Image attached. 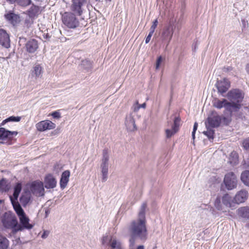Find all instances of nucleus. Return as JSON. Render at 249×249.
<instances>
[{
	"instance_id": "1",
	"label": "nucleus",
	"mask_w": 249,
	"mask_h": 249,
	"mask_svg": "<svg viewBox=\"0 0 249 249\" xmlns=\"http://www.w3.org/2000/svg\"><path fill=\"white\" fill-rule=\"evenodd\" d=\"M147 204L143 202L140 208L137 219L133 220L128 227L130 234V249H134L137 240L145 241L147 237V231L146 226L145 210Z\"/></svg>"
},
{
	"instance_id": "2",
	"label": "nucleus",
	"mask_w": 249,
	"mask_h": 249,
	"mask_svg": "<svg viewBox=\"0 0 249 249\" xmlns=\"http://www.w3.org/2000/svg\"><path fill=\"white\" fill-rule=\"evenodd\" d=\"M213 105L214 107L218 109L224 107L225 111L227 112L231 116L238 111L239 106L238 104H231V103L226 99H223L222 100L215 99L213 101Z\"/></svg>"
},
{
	"instance_id": "3",
	"label": "nucleus",
	"mask_w": 249,
	"mask_h": 249,
	"mask_svg": "<svg viewBox=\"0 0 249 249\" xmlns=\"http://www.w3.org/2000/svg\"><path fill=\"white\" fill-rule=\"evenodd\" d=\"M181 28V25L179 24V22L174 25L170 24L168 26L165 27L161 33V37L163 41H167L168 45L172 39L174 31L175 29H177L178 32Z\"/></svg>"
},
{
	"instance_id": "4",
	"label": "nucleus",
	"mask_w": 249,
	"mask_h": 249,
	"mask_svg": "<svg viewBox=\"0 0 249 249\" xmlns=\"http://www.w3.org/2000/svg\"><path fill=\"white\" fill-rule=\"evenodd\" d=\"M2 223L6 229H12L14 233V230L17 228L18 220L15 215L10 213H5L2 219Z\"/></svg>"
},
{
	"instance_id": "5",
	"label": "nucleus",
	"mask_w": 249,
	"mask_h": 249,
	"mask_svg": "<svg viewBox=\"0 0 249 249\" xmlns=\"http://www.w3.org/2000/svg\"><path fill=\"white\" fill-rule=\"evenodd\" d=\"M227 97L231 104H238L239 106L238 108V111L241 107L240 103L244 98V94L242 91L238 89H231L228 92Z\"/></svg>"
},
{
	"instance_id": "6",
	"label": "nucleus",
	"mask_w": 249,
	"mask_h": 249,
	"mask_svg": "<svg viewBox=\"0 0 249 249\" xmlns=\"http://www.w3.org/2000/svg\"><path fill=\"white\" fill-rule=\"evenodd\" d=\"M109 154L107 149H104L103 152V158L101 160L100 167L102 175V181L105 182L107 179L108 171Z\"/></svg>"
},
{
	"instance_id": "7",
	"label": "nucleus",
	"mask_w": 249,
	"mask_h": 249,
	"mask_svg": "<svg viewBox=\"0 0 249 249\" xmlns=\"http://www.w3.org/2000/svg\"><path fill=\"white\" fill-rule=\"evenodd\" d=\"M221 121V117L216 111H213L209 115L205 123L206 127L215 128L219 126Z\"/></svg>"
},
{
	"instance_id": "8",
	"label": "nucleus",
	"mask_w": 249,
	"mask_h": 249,
	"mask_svg": "<svg viewBox=\"0 0 249 249\" xmlns=\"http://www.w3.org/2000/svg\"><path fill=\"white\" fill-rule=\"evenodd\" d=\"M62 21L65 25L70 28H75L79 24L78 20L72 13H65L62 16Z\"/></svg>"
},
{
	"instance_id": "9",
	"label": "nucleus",
	"mask_w": 249,
	"mask_h": 249,
	"mask_svg": "<svg viewBox=\"0 0 249 249\" xmlns=\"http://www.w3.org/2000/svg\"><path fill=\"white\" fill-rule=\"evenodd\" d=\"M224 182L227 189L232 190L237 186L236 176L233 172L228 173L225 176Z\"/></svg>"
},
{
	"instance_id": "10",
	"label": "nucleus",
	"mask_w": 249,
	"mask_h": 249,
	"mask_svg": "<svg viewBox=\"0 0 249 249\" xmlns=\"http://www.w3.org/2000/svg\"><path fill=\"white\" fill-rule=\"evenodd\" d=\"M20 224L18 223L17 228L14 230V233L18 231H22L24 229L30 230L33 228V225L29 223V219L26 214L18 217Z\"/></svg>"
},
{
	"instance_id": "11",
	"label": "nucleus",
	"mask_w": 249,
	"mask_h": 249,
	"mask_svg": "<svg viewBox=\"0 0 249 249\" xmlns=\"http://www.w3.org/2000/svg\"><path fill=\"white\" fill-rule=\"evenodd\" d=\"M17 131H10L3 127H0V142L4 143L12 140L18 134Z\"/></svg>"
},
{
	"instance_id": "12",
	"label": "nucleus",
	"mask_w": 249,
	"mask_h": 249,
	"mask_svg": "<svg viewBox=\"0 0 249 249\" xmlns=\"http://www.w3.org/2000/svg\"><path fill=\"white\" fill-rule=\"evenodd\" d=\"M31 191L36 196H43L45 194V190L43 182L40 181L33 182L31 186Z\"/></svg>"
},
{
	"instance_id": "13",
	"label": "nucleus",
	"mask_w": 249,
	"mask_h": 249,
	"mask_svg": "<svg viewBox=\"0 0 249 249\" xmlns=\"http://www.w3.org/2000/svg\"><path fill=\"white\" fill-rule=\"evenodd\" d=\"M55 126V124L49 120L40 121L36 124V129L40 132L53 129Z\"/></svg>"
},
{
	"instance_id": "14",
	"label": "nucleus",
	"mask_w": 249,
	"mask_h": 249,
	"mask_svg": "<svg viewBox=\"0 0 249 249\" xmlns=\"http://www.w3.org/2000/svg\"><path fill=\"white\" fill-rule=\"evenodd\" d=\"M218 92L221 94L225 93L230 87V82L226 78L218 80L216 84Z\"/></svg>"
},
{
	"instance_id": "15",
	"label": "nucleus",
	"mask_w": 249,
	"mask_h": 249,
	"mask_svg": "<svg viewBox=\"0 0 249 249\" xmlns=\"http://www.w3.org/2000/svg\"><path fill=\"white\" fill-rule=\"evenodd\" d=\"M249 193L246 189H242L237 192L234 197V202L236 204H239L245 202L248 199Z\"/></svg>"
},
{
	"instance_id": "16",
	"label": "nucleus",
	"mask_w": 249,
	"mask_h": 249,
	"mask_svg": "<svg viewBox=\"0 0 249 249\" xmlns=\"http://www.w3.org/2000/svg\"><path fill=\"white\" fill-rule=\"evenodd\" d=\"M10 38L6 31L3 29H0V44L6 48L10 46Z\"/></svg>"
},
{
	"instance_id": "17",
	"label": "nucleus",
	"mask_w": 249,
	"mask_h": 249,
	"mask_svg": "<svg viewBox=\"0 0 249 249\" xmlns=\"http://www.w3.org/2000/svg\"><path fill=\"white\" fill-rule=\"evenodd\" d=\"M86 0H72L71 9L75 13L81 15L82 13V7L86 4Z\"/></svg>"
},
{
	"instance_id": "18",
	"label": "nucleus",
	"mask_w": 249,
	"mask_h": 249,
	"mask_svg": "<svg viewBox=\"0 0 249 249\" xmlns=\"http://www.w3.org/2000/svg\"><path fill=\"white\" fill-rule=\"evenodd\" d=\"M125 124L127 129L129 131H133L137 129L134 119L132 114L126 116Z\"/></svg>"
},
{
	"instance_id": "19",
	"label": "nucleus",
	"mask_w": 249,
	"mask_h": 249,
	"mask_svg": "<svg viewBox=\"0 0 249 249\" xmlns=\"http://www.w3.org/2000/svg\"><path fill=\"white\" fill-rule=\"evenodd\" d=\"M5 17L14 26L17 25L20 21V17L13 12H8L5 15Z\"/></svg>"
},
{
	"instance_id": "20",
	"label": "nucleus",
	"mask_w": 249,
	"mask_h": 249,
	"mask_svg": "<svg viewBox=\"0 0 249 249\" xmlns=\"http://www.w3.org/2000/svg\"><path fill=\"white\" fill-rule=\"evenodd\" d=\"M237 213L238 216L246 221L249 219V206H244L239 208L237 210Z\"/></svg>"
},
{
	"instance_id": "21",
	"label": "nucleus",
	"mask_w": 249,
	"mask_h": 249,
	"mask_svg": "<svg viewBox=\"0 0 249 249\" xmlns=\"http://www.w3.org/2000/svg\"><path fill=\"white\" fill-rule=\"evenodd\" d=\"M222 202L227 207L231 209L235 208L236 203L234 202V197L232 198L228 194H226L222 197Z\"/></svg>"
},
{
	"instance_id": "22",
	"label": "nucleus",
	"mask_w": 249,
	"mask_h": 249,
	"mask_svg": "<svg viewBox=\"0 0 249 249\" xmlns=\"http://www.w3.org/2000/svg\"><path fill=\"white\" fill-rule=\"evenodd\" d=\"M43 72V68L39 64H35L32 70V76L36 79L40 78Z\"/></svg>"
},
{
	"instance_id": "23",
	"label": "nucleus",
	"mask_w": 249,
	"mask_h": 249,
	"mask_svg": "<svg viewBox=\"0 0 249 249\" xmlns=\"http://www.w3.org/2000/svg\"><path fill=\"white\" fill-rule=\"evenodd\" d=\"M44 183L46 188H53L56 186V181L52 175L49 174L45 177Z\"/></svg>"
},
{
	"instance_id": "24",
	"label": "nucleus",
	"mask_w": 249,
	"mask_h": 249,
	"mask_svg": "<svg viewBox=\"0 0 249 249\" xmlns=\"http://www.w3.org/2000/svg\"><path fill=\"white\" fill-rule=\"evenodd\" d=\"M10 197L14 209L18 215V217L25 214V213L22 208L20 204L18 201L14 200L12 198V196H10Z\"/></svg>"
},
{
	"instance_id": "25",
	"label": "nucleus",
	"mask_w": 249,
	"mask_h": 249,
	"mask_svg": "<svg viewBox=\"0 0 249 249\" xmlns=\"http://www.w3.org/2000/svg\"><path fill=\"white\" fill-rule=\"evenodd\" d=\"M70 172L69 170H66L62 174L60 181V185L61 189H64L67 185L69 181Z\"/></svg>"
},
{
	"instance_id": "26",
	"label": "nucleus",
	"mask_w": 249,
	"mask_h": 249,
	"mask_svg": "<svg viewBox=\"0 0 249 249\" xmlns=\"http://www.w3.org/2000/svg\"><path fill=\"white\" fill-rule=\"evenodd\" d=\"M41 13L40 7L33 4L28 10V14L31 18H35Z\"/></svg>"
},
{
	"instance_id": "27",
	"label": "nucleus",
	"mask_w": 249,
	"mask_h": 249,
	"mask_svg": "<svg viewBox=\"0 0 249 249\" xmlns=\"http://www.w3.org/2000/svg\"><path fill=\"white\" fill-rule=\"evenodd\" d=\"M38 48L37 41L35 39H32L28 41L26 44V50L30 53H34Z\"/></svg>"
},
{
	"instance_id": "28",
	"label": "nucleus",
	"mask_w": 249,
	"mask_h": 249,
	"mask_svg": "<svg viewBox=\"0 0 249 249\" xmlns=\"http://www.w3.org/2000/svg\"><path fill=\"white\" fill-rule=\"evenodd\" d=\"M79 68L81 71L89 72L92 68V63L89 60H83L79 65Z\"/></svg>"
},
{
	"instance_id": "29",
	"label": "nucleus",
	"mask_w": 249,
	"mask_h": 249,
	"mask_svg": "<svg viewBox=\"0 0 249 249\" xmlns=\"http://www.w3.org/2000/svg\"><path fill=\"white\" fill-rule=\"evenodd\" d=\"M31 195L29 193H25L22 194L19 198L20 203L23 207H25L29 202Z\"/></svg>"
},
{
	"instance_id": "30",
	"label": "nucleus",
	"mask_w": 249,
	"mask_h": 249,
	"mask_svg": "<svg viewBox=\"0 0 249 249\" xmlns=\"http://www.w3.org/2000/svg\"><path fill=\"white\" fill-rule=\"evenodd\" d=\"M241 180L243 183L249 187V171L246 170L243 172L241 175Z\"/></svg>"
},
{
	"instance_id": "31",
	"label": "nucleus",
	"mask_w": 249,
	"mask_h": 249,
	"mask_svg": "<svg viewBox=\"0 0 249 249\" xmlns=\"http://www.w3.org/2000/svg\"><path fill=\"white\" fill-rule=\"evenodd\" d=\"M9 246V240L0 234V249H7Z\"/></svg>"
},
{
	"instance_id": "32",
	"label": "nucleus",
	"mask_w": 249,
	"mask_h": 249,
	"mask_svg": "<svg viewBox=\"0 0 249 249\" xmlns=\"http://www.w3.org/2000/svg\"><path fill=\"white\" fill-rule=\"evenodd\" d=\"M21 190V185L20 183H17L14 187V191L13 193V197L12 198L14 200L17 201L18 198L19 194Z\"/></svg>"
},
{
	"instance_id": "33",
	"label": "nucleus",
	"mask_w": 249,
	"mask_h": 249,
	"mask_svg": "<svg viewBox=\"0 0 249 249\" xmlns=\"http://www.w3.org/2000/svg\"><path fill=\"white\" fill-rule=\"evenodd\" d=\"M21 119L20 117L11 116L3 120L1 123V125H4L7 123L9 122H19Z\"/></svg>"
},
{
	"instance_id": "34",
	"label": "nucleus",
	"mask_w": 249,
	"mask_h": 249,
	"mask_svg": "<svg viewBox=\"0 0 249 249\" xmlns=\"http://www.w3.org/2000/svg\"><path fill=\"white\" fill-rule=\"evenodd\" d=\"M207 131H204L203 134L207 136L209 140L213 139L214 130L211 127H206Z\"/></svg>"
},
{
	"instance_id": "35",
	"label": "nucleus",
	"mask_w": 249,
	"mask_h": 249,
	"mask_svg": "<svg viewBox=\"0 0 249 249\" xmlns=\"http://www.w3.org/2000/svg\"><path fill=\"white\" fill-rule=\"evenodd\" d=\"M9 187L7 184L6 179L3 178L0 180V191L1 192H6L8 190Z\"/></svg>"
},
{
	"instance_id": "36",
	"label": "nucleus",
	"mask_w": 249,
	"mask_h": 249,
	"mask_svg": "<svg viewBox=\"0 0 249 249\" xmlns=\"http://www.w3.org/2000/svg\"><path fill=\"white\" fill-rule=\"evenodd\" d=\"M109 245L113 249H120L121 248L120 243L117 242L115 238H112V240L109 243Z\"/></svg>"
},
{
	"instance_id": "37",
	"label": "nucleus",
	"mask_w": 249,
	"mask_h": 249,
	"mask_svg": "<svg viewBox=\"0 0 249 249\" xmlns=\"http://www.w3.org/2000/svg\"><path fill=\"white\" fill-rule=\"evenodd\" d=\"M180 119L179 117H176L174 120V124L172 126V129L176 131H178L179 126V123Z\"/></svg>"
},
{
	"instance_id": "38",
	"label": "nucleus",
	"mask_w": 249,
	"mask_h": 249,
	"mask_svg": "<svg viewBox=\"0 0 249 249\" xmlns=\"http://www.w3.org/2000/svg\"><path fill=\"white\" fill-rule=\"evenodd\" d=\"M146 107V104L143 103L142 105H139V102L138 101L136 102L135 104L133 106V110L134 111L136 112L139 110V109L142 107V108H145Z\"/></svg>"
},
{
	"instance_id": "39",
	"label": "nucleus",
	"mask_w": 249,
	"mask_h": 249,
	"mask_svg": "<svg viewBox=\"0 0 249 249\" xmlns=\"http://www.w3.org/2000/svg\"><path fill=\"white\" fill-rule=\"evenodd\" d=\"M16 1L22 6H26L31 3V0H17Z\"/></svg>"
},
{
	"instance_id": "40",
	"label": "nucleus",
	"mask_w": 249,
	"mask_h": 249,
	"mask_svg": "<svg viewBox=\"0 0 249 249\" xmlns=\"http://www.w3.org/2000/svg\"><path fill=\"white\" fill-rule=\"evenodd\" d=\"M214 206L218 210H222V207L221 204V200L219 197H217L214 201Z\"/></svg>"
},
{
	"instance_id": "41",
	"label": "nucleus",
	"mask_w": 249,
	"mask_h": 249,
	"mask_svg": "<svg viewBox=\"0 0 249 249\" xmlns=\"http://www.w3.org/2000/svg\"><path fill=\"white\" fill-rule=\"evenodd\" d=\"M242 146L245 150L249 151V137L243 141Z\"/></svg>"
},
{
	"instance_id": "42",
	"label": "nucleus",
	"mask_w": 249,
	"mask_h": 249,
	"mask_svg": "<svg viewBox=\"0 0 249 249\" xmlns=\"http://www.w3.org/2000/svg\"><path fill=\"white\" fill-rule=\"evenodd\" d=\"M112 240V237L107 235L103 236L102 239V244L103 245L109 244L110 242Z\"/></svg>"
},
{
	"instance_id": "43",
	"label": "nucleus",
	"mask_w": 249,
	"mask_h": 249,
	"mask_svg": "<svg viewBox=\"0 0 249 249\" xmlns=\"http://www.w3.org/2000/svg\"><path fill=\"white\" fill-rule=\"evenodd\" d=\"M165 132H166V137L169 138H170L174 134H175L177 132V131H176L175 130H173V129H172V130L168 129L166 130Z\"/></svg>"
},
{
	"instance_id": "44",
	"label": "nucleus",
	"mask_w": 249,
	"mask_h": 249,
	"mask_svg": "<svg viewBox=\"0 0 249 249\" xmlns=\"http://www.w3.org/2000/svg\"><path fill=\"white\" fill-rule=\"evenodd\" d=\"M158 24V19H156L153 22L152 25H151V26L150 27V33H153V34L154 33V32L155 31V29L157 27Z\"/></svg>"
},
{
	"instance_id": "45",
	"label": "nucleus",
	"mask_w": 249,
	"mask_h": 249,
	"mask_svg": "<svg viewBox=\"0 0 249 249\" xmlns=\"http://www.w3.org/2000/svg\"><path fill=\"white\" fill-rule=\"evenodd\" d=\"M163 59L162 56H160L159 57H158V58L156 61V70H158L159 68L161 62L163 61Z\"/></svg>"
},
{
	"instance_id": "46",
	"label": "nucleus",
	"mask_w": 249,
	"mask_h": 249,
	"mask_svg": "<svg viewBox=\"0 0 249 249\" xmlns=\"http://www.w3.org/2000/svg\"><path fill=\"white\" fill-rule=\"evenodd\" d=\"M51 115L54 118L59 119L61 117L60 113L57 111L53 112Z\"/></svg>"
},
{
	"instance_id": "47",
	"label": "nucleus",
	"mask_w": 249,
	"mask_h": 249,
	"mask_svg": "<svg viewBox=\"0 0 249 249\" xmlns=\"http://www.w3.org/2000/svg\"><path fill=\"white\" fill-rule=\"evenodd\" d=\"M49 233H50V231H47V230H44L43 231V233L41 235V237L43 239H46V238L48 237Z\"/></svg>"
},
{
	"instance_id": "48",
	"label": "nucleus",
	"mask_w": 249,
	"mask_h": 249,
	"mask_svg": "<svg viewBox=\"0 0 249 249\" xmlns=\"http://www.w3.org/2000/svg\"><path fill=\"white\" fill-rule=\"evenodd\" d=\"M153 34V33H151L150 32L149 33L148 35L147 36L145 39V43L146 44L149 42Z\"/></svg>"
},
{
	"instance_id": "49",
	"label": "nucleus",
	"mask_w": 249,
	"mask_h": 249,
	"mask_svg": "<svg viewBox=\"0 0 249 249\" xmlns=\"http://www.w3.org/2000/svg\"><path fill=\"white\" fill-rule=\"evenodd\" d=\"M197 126H198L197 123L196 122L194 125V128H193V131H195V132L196 131V130H197Z\"/></svg>"
},
{
	"instance_id": "50",
	"label": "nucleus",
	"mask_w": 249,
	"mask_h": 249,
	"mask_svg": "<svg viewBox=\"0 0 249 249\" xmlns=\"http://www.w3.org/2000/svg\"><path fill=\"white\" fill-rule=\"evenodd\" d=\"M246 70L248 74L249 75V63L247 64L246 66Z\"/></svg>"
},
{
	"instance_id": "51",
	"label": "nucleus",
	"mask_w": 249,
	"mask_h": 249,
	"mask_svg": "<svg viewBox=\"0 0 249 249\" xmlns=\"http://www.w3.org/2000/svg\"><path fill=\"white\" fill-rule=\"evenodd\" d=\"M50 212L49 209L45 210V214H46V217L48 216V215L50 213Z\"/></svg>"
},
{
	"instance_id": "52",
	"label": "nucleus",
	"mask_w": 249,
	"mask_h": 249,
	"mask_svg": "<svg viewBox=\"0 0 249 249\" xmlns=\"http://www.w3.org/2000/svg\"><path fill=\"white\" fill-rule=\"evenodd\" d=\"M7 1H9L11 3H14L16 2L17 0H6Z\"/></svg>"
},
{
	"instance_id": "53",
	"label": "nucleus",
	"mask_w": 249,
	"mask_h": 249,
	"mask_svg": "<svg viewBox=\"0 0 249 249\" xmlns=\"http://www.w3.org/2000/svg\"><path fill=\"white\" fill-rule=\"evenodd\" d=\"M136 249H144V246L143 245L139 246Z\"/></svg>"
},
{
	"instance_id": "54",
	"label": "nucleus",
	"mask_w": 249,
	"mask_h": 249,
	"mask_svg": "<svg viewBox=\"0 0 249 249\" xmlns=\"http://www.w3.org/2000/svg\"><path fill=\"white\" fill-rule=\"evenodd\" d=\"M195 133H196V132H195V131L192 132V138L193 139H194L195 138Z\"/></svg>"
},
{
	"instance_id": "55",
	"label": "nucleus",
	"mask_w": 249,
	"mask_h": 249,
	"mask_svg": "<svg viewBox=\"0 0 249 249\" xmlns=\"http://www.w3.org/2000/svg\"><path fill=\"white\" fill-rule=\"evenodd\" d=\"M225 69H226V70L225 71H228L231 70V67H229V68H225Z\"/></svg>"
},
{
	"instance_id": "56",
	"label": "nucleus",
	"mask_w": 249,
	"mask_h": 249,
	"mask_svg": "<svg viewBox=\"0 0 249 249\" xmlns=\"http://www.w3.org/2000/svg\"><path fill=\"white\" fill-rule=\"evenodd\" d=\"M196 46H197L196 43V44L194 45V49L195 50L196 49Z\"/></svg>"
},
{
	"instance_id": "57",
	"label": "nucleus",
	"mask_w": 249,
	"mask_h": 249,
	"mask_svg": "<svg viewBox=\"0 0 249 249\" xmlns=\"http://www.w3.org/2000/svg\"><path fill=\"white\" fill-rule=\"evenodd\" d=\"M246 227L247 228H248V229H249V223L247 224L246 225Z\"/></svg>"
}]
</instances>
